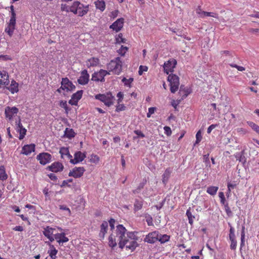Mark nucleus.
Returning <instances> with one entry per match:
<instances>
[{"label": "nucleus", "instance_id": "53", "mask_svg": "<svg viewBox=\"0 0 259 259\" xmlns=\"http://www.w3.org/2000/svg\"><path fill=\"white\" fill-rule=\"evenodd\" d=\"M147 70H148V67H147L146 66L141 65L139 67V69L138 71L139 74L140 75H142L143 72L147 71Z\"/></svg>", "mask_w": 259, "mask_h": 259}, {"label": "nucleus", "instance_id": "42", "mask_svg": "<svg viewBox=\"0 0 259 259\" xmlns=\"http://www.w3.org/2000/svg\"><path fill=\"white\" fill-rule=\"evenodd\" d=\"M59 105L61 107L64 108L65 110L66 113H68V111L70 110V109H69L67 102L66 101H61L60 102Z\"/></svg>", "mask_w": 259, "mask_h": 259}, {"label": "nucleus", "instance_id": "63", "mask_svg": "<svg viewBox=\"0 0 259 259\" xmlns=\"http://www.w3.org/2000/svg\"><path fill=\"white\" fill-rule=\"evenodd\" d=\"M248 32L252 34H257L259 33V29L250 28L248 29Z\"/></svg>", "mask_w": 259, "mask_h": 259}, {"label": "nucleus", "instance_id": "2", "mask_svg": "<svg viewBox=\"0 0 259 259\" xmlns=\"http://www.w3.org/2000/svg\"><path fill=\"white\" fill-rule=\"evenodd\" d=\"M89 11V5L84 6L78 1L74 2L70 6V12L79 17L85 15Z\"/></svg>", "mask_w": 259, "mask_h": 259}, {"label": "nucleus", "instance_id": "33", "mask_svg": "<svg viewBox=\"0 0 259 259\" xmlns=\"http://www.w3.org/2000/svg\"><path fill=\"white\" fill-rule=\"evenodd\" d=\"M219 189V187L217 186H209L207 188L206 192L207 193L211 195H215Z\"/></svg>", "mask_w": 259, "mask_h": 259}, {"label": "nucleus", "instance_id": "44", "mask_svg": "<svg viewBox=\"0 0 259 259\" xmlns=\"http://www.w3.org/2000/svg\"><path fill=\"white\" fill-rule=\"evenodd\" d=\"M145 183H146V182L140 183L139 185V186H138V187L136 189H135L133 191V193L134 194H138V193H140L141 190L142 189H143V188L145 185Z\"/></svg>", "mask_w": 259, "mask_h": 259}, {"label": "nucleus", "instance_id": "64", "mask_svg": "<svg viewBox=\"0 0 259 259\" xmlns=\"http://www.w3.org/2000/svg\"><path fill=\"white\" fill-rule=\"evenodd\" d=\"M218 126L217 124H211L208 128H207V133L208 134H210L212 130L213 129H214V128H215L217 126Z\"/></svg>", "mask_w": 259, "mask_h": 259}, {"label": "nucleus", "instance_id": "14", "mask_svg": "<svg viewBox=\"0 0 259 259\" xmlns=\"http://www.w3.org/2000/svg\"><path fill=\"white\" fill-rule=\"evenodd\" d=\"M19 112V109L16 107L7 106L5 108V114L6 118L10 121L13 117Z\"/></svg>", "mask_w": 259, "mask_h": 259}, {"label": "nucleus", "instance_id": "17", "mask_svg": "<svg viewBox=\"0 0 259 259\" xmlns=\"http://www.w3.org/2000/svg\"><path fill=\"white\" fill-rule=\"evenodd\" d=\"M123 24L124 19L123 18H120L113 22L112 24L110 26L109 28L113 31L117 32L122 28Z\"/></svg>", "mask_w": 259, "mask_h": 259}, {"label": "nucleus", "instance_id": "24", "mask_svg": "<svg viewBox=\"0 0 259 259\" xmlns=\"http://www.w3.org/2000/svg\"><path fill=\"white\" fill-rule=\"evenodd\" d=\"M100 63V60L98 58L92 57L88 59L85 62V64L87 67L90 68L91 67H96Z\"/></svg>", "mask_w": 259, "mask_h": 259}, {"label": "nucleus", "instance_id": "22", "mask_svg": "<svg viewBox=\"0 0 259 259\" xmlns=\"http://www.w3.org/2000/svg\"><path fill=\"white\" fill-rule=\"evenodd\" d=\"M59 153L61 154V158L69 160V162H71V159H72V156L70 154L68 147H63L60 148Z\"/></svg>", "mask_w": 259, "mask_h": 259}, {"label": "nucleus", "instance_id": "21", "mask_svg": "<svg viewBox=\"0 0 259 259\" xmlns=\"http://www.w3.org/2000/svg\"><path fill=\"white\" fill-rule=\"evenodd\" d=\"M90 75L88 73V71L85 69L81 72V75L77 80L79 84L85 85L87 84L89 80Z\"/></svg>", "mask_w": 259, "mask_h": 259}, {"label": "nucleus", "instance_id": "39", "mask_svg": "<svg viewBox=\"0 0 259 259\" xmlns=\"http://www.w3.org/2000/svg\"><path fill=\"white\" fill-rule=\"evenodd\" d=\"M247 123L250 126L253 130L259 134V126L252 121H247Z\"/></svg>", "mask_w": 259, "mask_h": 259}, {"label": "nucleus", "instance_id": "9", "mask_svg": "<svg viewBox=\"0 0 259 259\" xmlns=\"http://www.w3.org/2000/svg\"><path fill=\"white\" fill-rule=\"evenodd\" d=\"M177 61L175 59H171L165 62L163 65L164 71L167 74L174 71V68L177 65Z\"/></svg>", "mask_w": 259, "mask_h": 259}, {"label": "nucleus", "instance_id": "5", "mask_svg": "<svg viewBox=\"0 0 259 259\" xmlns=\"http://www.w3.org/2000/svg\"><path fill=\"white\" fill-rule=\"evenodd\" d=\"M169 82L170 91L172 93H175L178 90L180 85L179 77L178 76L171 73L167 77Z\"/></svg>", "mask_w": 259, "mask_h": 259}, {"label": "nucleus", "instance_id": "57", "mask_svg": "<svg viewBox=\"0 0 259 259\" xmlns=\"http://www.w3.org/2000/svg\"><path fill=\"white\" fill-rule=\"evenodd\" d=\"M236 157L237 158V160H239V161H240V162L245 161V160H244L245 157L243 155V152H242L241 153L237 154V155H236Z\"/></svg>", "mask_w": 259, "mask_h": 259}, {"label": "nucleus", "instance_id": "38", "mask_svg": "<svg viewBox=\"0 0 259 259\" xmlns=\"http://www.w3.org/2000/svg\"><path fill=\"white\" fill-rule=\"evenodd\" d=\"M7 178L5 167L3 166H0V180H5Z\"/></svg>", "mask_w": 259, "mask_h": 259}, {"label": "nucleus", "instance_id": "41", "mask_svg": "<svg viewBox=\"0 0 259 259\" xmlns=\"http://www.w3.org/2000/svg\"><path fill=\"white\" fill-rule=\"evenodd\" d=\"M245 228L244 227H242L241 234V243H240V249L244 246L245 245Z\"/></svg>", "mask_w": 259, "mask_h": 259}, {"label": "nucleus", "instance_id": "19", "mask_svg": "<svg viewBox=\"0 0 259 259\" xmlns=\"http://www.w3.org/2000/svg\"><path fill=\"white\" fill-rule=\"evenodd\" d=\"M55 230V228H53L50 226H47L44 228V230L42 232L45 236L49 239L51 242L54 241L55 240L54 237H53V234Z\"/></svg>", "mask_w": 259, "mask_h": 259}, {"label": "nucleus", "instance_id": "8", "mask_svg": "<svg viewBox=\"0 0 259 259\" xmlns=\"http://www.w3.org/2000/svg\"><path fill=\"white\" fill-rule=\"evenodd\" d=\"M85 171V169L83 167L75 166L70 170L68 176L75 179L80 178L83 176Z\"/></svg>", "mask_w": 259, "mask_h": 259}, {"label": "nucleus", "instance_id": "45", "mask_svg": "<svg viewBox=\"0 0 259 259\" xmlns=\"http://www.w3.org/2000/svg\"><path fill=\"white\" fill-rule=\"evenodd\" d=\"M116 41L117 43H125L126 39L122 37V34L120 33L118 34L116 38Z\"/></svg>", "mask_w": 259, "mask_h": 259}, {"label": "nucleus", "instance_id": "6", "mask_svg": "<svg viewBox=\"0 0 259 259\" xmlns=\"http://www.w3.org/2000/svg\"><path fill=\"white\" fill-rule=\"evenodd\" d=\"M109 72L107 70L100 69L99 71L95 72L92 75V80L95 81H105V76L110 75Z\"/></svg>", "mask_w": 259, "mask_h": 259}, {"label": "nucleus", "instance_id": "12", "mask_svg": "<svg viewBox=\"0 0 259 259\" xmlns=\"http://www.w3.org/2000/svg\"><path fill=\"white\" fill-rule=\"evenodd\" d=\"M158 232L156 231L149 233L145 237L144 241L150 244L156 242L158 240Z\"/></svg>", "mask_w": 259, "mask_h": 259}, {"label": "nucleus", "instance_id": "49", "mask_svg": "<svg viewBox=\"0 0 259 259\" xmlns=\"http://www.w3.org/2000/svg\"><path fill=\"white\" fill-rule=\"evenodd\" d=\"M91 161L92 162L97 163L100 161L99 157L95 154H92L91 156Z\"/></svg>", "mask_w": 259, "mask_h": 259}, {"label": "nucleus", "instance_id": "40", "mask_svg": "<svg viewBox=\"0 0 259 259\" xmlns=\"http://www.w3.org/2000/svg\"><path fill=\"white\" fill-rule=\"evenodd\" d=\"M184 86L181 85L180 87V89L179 91V93L180 94H184V95H182V97L183 98H186L190 93V92L189 91V89H183Z\"/></svg>", "mask_w": 259, "mask_h": 259}, {"label": "nucleus", "instance_id": "4", "mask_svg": "<svg viewBox=\"0 0 259 259\" xmlns=\"http://www.w3.org/2000/svg\"><path fill=\"white\" fill-rule=\"evenodd\" d=\"M95 99L104 103V104L108 107H110L113 105L115 100L114 97L110 92L104 94H99L96 95L95 96Z\"/></svg>", "mask_w": 259, "mask_h": 259}, {"label": "nucleus", "instance_id": "60", "mask_svg": "<svg viewBox=\"0 0 259 259\" xmlns=\"http://www.w3.org/2000/svg\"><path fill=\"white\" fill-rule=\"evenodd\" d=\"M196 143H199L201 141V139H202L201 133L200 131H199L197 133V134L196 135Z\"/></svg>", "mask_w": 259, "mask_h": 259}, {"label": "nucleus", "instance_id": "56", "mask_svg": "<svg viewBox=\"0 0 259 259\" xmlns=\"http://www.w3.org/2000/svg\"><path fill=\"white\" fill-rule=\"evenodd\" d=\"M230 66H231L232 67L236 68L238 71H243L245 70V68L244 67L240 66L236 64H230Z\"/></svg>", "mask_w": 259, "mask_h": 259}, {"label": "nucleus", "instance_id": "59", "mask_svg": "<svg viewBox=\"0 0 259 259\" xmlns=\"http://www.w3.org/2000/svg\"><path fill=\"white\" fill-rule=\"evenodd\" d=\"M156 110L155 107H150L148 109V112L147 114V117L149 118L151 115L153 114Z\"/></svg>", "mask_w": 259, "mask_h": 259}, {"label": "nucleus", "instance_id": "18", "mask_svg": "<svg viewBox=\"0 0 259 259\" xmlns=\"http://www.w3.org/2000/svg\"><path fill=\"white\" fill-rule=\"evenodd\" d=\"M83 94V91L80 90L74 93L72 96L71 99L69 101L68 103L71 105H77L78 102L81 98Z\"/></svg>", "mask_w": 259, "mask_h": 259}, {"label": "nucleus", "instance_id": "52", "mask_svg": "<svg viewBox=\"0 0 259 259\" xmlns=\"http://www.w3.org/2000/svg\"><path fill=\"white\" fill-rule=\"evenodd\" d=\"M219 196L220 198L221 204H222L223 205H225L226 203V199H225L224 193L222 192H220L219 193Z\"/></svg>", "mask_w": 259, "mask_h": 259}, {"label": "nucleus", "instance_id": "13", "mask_svg": "<svg viewBox=\"0 0 259 259\" xmlns=\"http://www.w3.org/2000/svg\"><path fill=\"white\" fill-rule=\"evenodd\" d=\"M63 90L67 92L72 91L75 89V85L67 77L63 78L61 82Z\"/></svg>", "mask_w": 259, "mask_h": 259}, {"label": "nucleus", "instance_id": "55", "mask_svg": "<svg viewBox=\"0 0 259 259\" xmlns=\"http://www.w3.org/2000/svg\"><path fill=\"white\" fill-rule=\"evenodd\" d=\"M117 103H120L123 99V94L121 92H119L117 94Z\"/></svg>", "mask_w": 259, "mask_h": 259}, {"label": "nucleus", "instance_id": "35", "mask_svg": "<svg viewBox=\"0 0 259 259\" xmlns=\"http://www.w3.org/2000/svg\"><path fill=\"white\" fill-rule=\"evenodd\" d=\"M170 174H171V171H170V169L169 168L166 169V170L164 171V172L163 173V174L162 175L163 182H164V183L167 182V181H168V180L169 178Z\"/></svg>", "mask_w": 259, "mask_h": 259}, {"label": "nucleus", "instance_id": "1", "mask_svg": "<svg viewBox=\"0 0 259 259\" xmlns=\"http://www.w3.org/2000/svg\"><path fill=\"white\" fill-rule=\"evenodd\" d=\"M137 232H127L122 225H118L109 237V245L113 248L118 243L119 247L134 251L138 246Z\"/></svg>", "mask_w": 259, "mask_h": 259}, {"label": "nucleus", "instance_id": "31", "mask_svg": "<svg viewBox=\"0 0 259 259\" xmlns=\"http://www.w3.org/2000/svg\"><path fill=\"white\" fill-rule=\"evenodd\" d=\"M64 135L67 138L71 139L75 137V133L72 128H69L67 127L65 130Z\"/></svg>", "mask_w": 259, "mask_h": 259}, {"label": "nucleus", "instance_id": "15", "mask_svg": "<svg viewBox=\"0 0 259 259\" xmlns=\"http://www.w3.org/2000/svg\"><path fill=\"white\" fill-rule=\"evenodd\" d=\"M16 18H10L8 26L5 28V32L9 35L10 37L12 36L14 31L16 29Z\"/></svg>", "mask_w": 259, "mask_h": 259}, {"label": "nucleus", "instance_id": "16", "mask_svg": "<svg viewBox=\"0 0 259 259\" xmlns=\"http://www.w3.org/2000/svg\"><path fill=\"white\" fill-rule=\"evenodd\" d=\"M86 157L85 153H82L81 151H77L74 154V158L71 159L70 163L73 164H76L82 162Z\"/></svg>", "mask_w": 259, "mask_h": 259}, {"label": "nucleus", "instance_id": "34", "mask_svg": "<svg viewBox=\"0 0 259 259\" xmlns=\"http://www.w3.org/2000/svg\"><path fill=\"white\" fill-rule=\"evenodd\" d=\"M205 16L207 17H212L215 18H219L218 14L213 12H203L201 13V15H200V17L203 18Z\"/></svg>", "mask_w": 259, "mask_h": 259}, {"label": "nucleus", "instance_id": "47", "mask_svg": "<svg viewBox=\"0 0 259 259\" xmlns=\"http://www.w3.org/2000/svg\"><path fill=\"white\" fill-rule=\"evenodd\" d=\"M72 182H73V179H68L66 180H64L62 182V184L61 185V187H63L67 186L68 187H71V185H70L69 183H71Z\"/></svg>", "mask_w": 259, "mask_h": 259}, {"label": "nucleus", "instance_id": "54", "mask_svg": "<svg viewBox=\"0 0 259 259\" xmlns=\"http://www.w3.org/2000/svg\"><path fill=\"white\" fill-rule=\"evenodd\" d=\"M61 10L62 11L70 12V7H69L66 4H62L61 6Z\"/></svg>", "mask_w": 259, "mask_h": 259}, {"label": "nucleus", "instance_id": "28", "mask_svg": "<svg viewBox=\"0 0 259 259\" xmlns=\"http://www.w3.org/2000/svg\"><path fill=\"white\" fill-rule=\"evenodd\" d=\"M8 89L12 94L17 93L19 91L18 83L14 80H13L11 81V83L10 85L9 86V87L8 88Z\"/></svg>", "mask_w": 259, "mask_h": 259}, {"label": "nucleus", "instance_id": "36", "mask_svg": "<svg viewBox=\"0 0 259 259\" xmlns=\"http://www.w3.org/2000/svg\"><path fill=\"white\" fill-rule=\"evenodd\" d=\"M186 215L188 218L189 223L191 225H192L193 224L194 219H195V216L193 215L191 212L190 208L187 209L186 211Z\"/></svg>", "mask_w": 259, "mask_h": 259}, {"label": "nucleus", "instance_id": "3", "mask_svg": "<svg viewBox=\"0 0 259 259\" xmlns=\"http://www.w3.org/2000/svg\"><path fill=\"white\" fill-rule=\"evenodd\" d=\"M122 63L119 57H116L114 59L112 60L107 65V69L108 72H112L115 74H119L122 70Z\"/></svg>", "mask_w": 259, "mask_h": 259}, {"label": "nucleus", "instance_id": "51", "mask_svg": "<svg viewBox=\"0 0 259 259\" xmlns=\"http://www.w3.org/2000/svg\"><path fill=\"white\" fill-rule=\"evenodd\" d=\"M231 241L230 248L232 250H235L237 247V241L235 239H230Z\"/></svg>", "mask_w": 259, "mask_h": 259}, {"label": "nucleus", "instance_id": "27", "mask_svg": "<svg viewBox=\"0 0 259 259\" xmlns=\"http://www.w3.org/2000/svg\"><path fill=\"white\" fill-rule=\"evenodd\" d=\"M50 247V250H48V253L52 259H55L56 258V254L58 253V250L56 249L55 247L51 244L50 243H48Z\"/></svg>", "mask_w": 259, "mask_h": 259}, {"label": "nucleus", "instance_id": "20", "mask_svg": "<svg viewBox=\"0 0 259 259\" xmlns=\"http://www.w3.org/2000/svg\"><path fill=\"white\" fill-rule=\"evenodd\" d=\"M49 170L53 172H58L62 171L64 169L63 164L60 162H55L48 166Z\"/></svg>", "mask_w": 259, "mask_h": 259}, {"label": "nucleus", "instance_id": "10", "mask_svg": "<svg viewBox=\"0 0 259 259\" xmlns=\"http://www.w3.org/2000/svg\"><path fill=\"white\" fill-rule=\"evenodd\" d=\"M10 83L9 75L6 70H0V88L6 87Z\"/></svg>", "mask_w": 259, "mask_h": 259}, {"label": "nucleus", "instance_id": "30", "mask_svg": "<svg viewBox=\"0 0 259 259\" xmlns=\"http://www.w3.org/2000/svg\"><path fill=\"white\" fill-rule=\"evenodd\" d=\"M158 241H159L161 244H163L164 243H166L169 241L170 240V236L168 235L167 234H160L158 232Z\"/></svg>", "mask_w": 259, "mask_h": 259}, {"label": "nucleus", "instance_id": "43", "mask_svg": "<svg viewBox=\"0 0 259 259\" xmlns=\"http://www.w3.org/2000/svg\"><path fill=\"white\" fill-rule=\"evenodd\" d=\"M128 48L127 47L121 46L120 48L117 51L118 53L121 56H124L127 51Z\"/></svg>", "mask_w": 259, "mask_h": 259}, {"label": "nucleus", "instance_id": "48", "mask_svg": "<svg viewBox=\"0 0 259 259\" xmlns=\"http://www.w3.org/2000/svg\"><path fill=\"white\" fill-rule=\"evenodd\" d=\"M224 205L225 210L228 217H231L232 215V212L228 205V203H226Z\"/></svg>", "mask_w": 259, "mask_h": 259}, {"label": "nucleus", "instance_id": "62", "mask_svg": "<svg viewBox=\"0 0 259 259\" xmlns=\"http://www.w3.org/2000/svg\"><path fill=\"white\" fill-rule=\"evenodd\" d=\"M11 16V18H16V14L14 11V7L13 5H11L10 7Z\"/></svg>", "mask_w": 259, "mask_h": 259}, {"label": "nucleus", "instance_id": "32", "mask_svg": "<svg viewBox=\"0 0 259 259\" xmlns=\"http://www.w3.org/2000/svg\"><path fill=\"white\" fill-rule=\"evenodd\" d=\"M96 9L103 12L105 9V3L103 1H97L95 2Z\"/></svg>", "mask_w": 259, "mask_h": 259}, {"label": "nucleus", "instance_id": "50", "mask_svg": "<svg viewBox=\"0 0 259 259\" xmlns=\"http://www.w3.org/2000/svg\"><path fill=\"white\" fill-rule=\"evenodd\" d=\"M59 208L61 209V210H65L67 212V215H68V216H70L71 215V210L70 209L67 207L66 205H59Z\"/></svg>", "mask_w": 259, "mask_h": 259}, {"label": "nucleus", "instance_id": "11", "mask_svg": "<svg viewBox=\"0 0 259 259\" xmlns=\"http://www.w3.org/2000/svg\"><path fill=\"white\" fill-rule=\"evenodd\" d=\"M36 159L42 165H46L51 161L52 156L50 154L46 152L39 153L36 156Z\"/></svg>", "mask_w": 259, "mask_h": 259}, {"label": "nucleus", "instance_id": "23", "mask_svg": "<svg viewBox=\"0 0 259 259\" xmlns=\"http://www.w3.org/2000/svg\"><path fill=\"white\" fill-rule=\"evenodd\" d=\"M35 146L33 144L24 145L22 149L21 153L25 155H28L35 151Z\"/></svg>", "mask_w": 259, "mask_h": 259}, {"label": "nucleus", "instance_id": "7", "mask_svg": "<svg viewBox=\"0 0 259 259\" xmlns=\"http://www.w3.org/2000/svg\"><path fill=\"white\" fill-rule=\"evenodd\" d=\"M15 130L19 134V140H22L25 137L27 130L23 127L21 122V119L20 117L18 118V120L15 122Z\"/></svg>", "mask_w": 259, "mask_h": 259}, {"label": "nucleus", "instance_id": "37", "mask_svg": "<svg viewBox=\"0 0 259 259\" xmlns=\"http://www.w3.org/2000/svg\"><path fill=\"white\" fill-rule=\"evenodd\" d=\"M122 82L124 83L125 86L131 88V84L134 81V79L132 77H130L128 79L126 78L125 77H123L122 80Z\"/></svg>", "mask_w": 259, "mask_h": 259}, {"label": "nucleus", "instance_id": "25", "mask_svg": "<svg viewBox=\"0 0 259 259\" xmlns=\"http://www.w3.org/2000/svg\"><path fill=\"white\" fill-rule=\"evenodd\" d=\"M54 238L59 243H65L69 241L68 238L65 236L64 233L55 234L54 235Z\"/></svg>", "mask_w": 259, "mask_h": 259}, {"label": "nucleus", "instance_id": "61", "mask_svg": "<svg viewBox=\"0 0 259 259\" xmlns=\"http://www.w3.org/2000/svg\"><path fill=\"white\" fill-rule=\"evenodd\" d=\"M134 132L138 136V137L142 138L145 137V135L140 130H135Z\"/></svg>", "mask_w": 259, "mask_h": 259}, {"label": "nucleus", "instance_id": "29", "mask_svg": "<svg viewBox=\"0 0 259 259\" xmlns=\"http://www.w3.org/2000/svg\"><path fill=\"white\" fill-rule=\"evenodd\" d=\"M143 200L136 199L134 204V210L135 212L138 211L142 208Z\"/></svg>", "mask_w": 259, "mask_h": 259}, {"label": "nucleus", "instance_id": "26", "mask_svg": "<svg viewBox=\"0 0 259 259\" xmlns=\"http://www.w3.org/2000/svg\"><path fill=\"white\" fill-rule=\"evenodd\" d=\"M108 228V223L106 221H104L100 226V231L99 233V237L101 239L104 238L105 235L107 232Z\"/></svg>", "mask_w": 259, "mask_h": 259}, {"label": "nucleus", "instance_id": "58", "mask_svg": "<svg viewBox=\"0 0 259 259\" xmlns=\"http://www.w3.org/2000/svg\"><path fill=\"white\" fill-rule=\"evenodd\" d=\"M164 133L167 136H170L171 135V130L169 126H165L164 127Z\"/></svg>", "mask_w": 259, "mask_h": 259}, {"label": "nucleus", "instance_id": "46", "mask_svg": "<svg viewBox=\"0 0 259 259\" xmlns=\"http://www.w3.org/2000/svg\"><path fill=\"white\" fill-rule=\"evenodd\" d=\"M126 109V107L123 104L118 103L116 106L115 111L119 112L120 111H124Z\"/></svg>", "mask_w": 259, "mask_h": 259}]
</instances>
